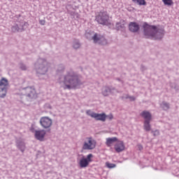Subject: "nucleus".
<instances>
[{
  "mask_svg": "<svg viewBox=\"0 0 179 179\" xmlns=\"http://www.w3.org/2000/svg\"><path fill=\"white\" fill-rule=\"evenodd\" d=\"M40 70L38 71V72L39 73H41V75H44L45 73V72H47V69L45 67H43V66H40Z\"/></svg>",
  "mask_w": 179,
  "mask_h": 179,
  "instance_id": "nucleus-20",
  "label": "nucleus"
},
{
  "mask_svg": "<svg viewBox=\"0 0 179 179\" xmlns=\"http://www.w3.org/2000/svg\"><path fill=\"white\" fill-rule=\"evenodd\" d=\"M96 20L99 24L108 25L110 23V16L106 11L99 12V15L96 16Z\"/></svg>",
  "mask_w": 179,
  "mask_h": 179,
  "instance_id": "nucleus-3",
  "label": "nucleus"
},
{
  "mask_svg": "<svg viewBox=\"0 0 179 179\" xmlns=\"http://www.w3.org/2000/svg\"><path fill=\"white\" fill-rule=\"evenodd\" d=\"M110 93H111V89H110V87H105L102 92V94H103V96H108V94H110Z\"/></svg>",
  "mask_w": 179,
  "mask_h": 179,
  "instance_id": "nucleus-18",
  "label": "nucleus"
},
{
  "mask_svg": "<svg viewBox=\"0 0 179 179\" xmlns=\"http://www.w3.org/2000/svg\"><path fill=\"white\" fill-rule=\"evenodd\" d=\"M141 117L144 118L145 121L148 120V121H150L152 120V114L149 113V111L144 110L141 113Z\"/></svg>",
  "mask_w": 179,
  "mask_h": 179,
  "instance_id": "nucleus-15",
  "label": "nucleus"
},
{
  "mask_svg": "<svg viewBox=\"0 0 179 179\" xmlns=\"http://www.w3.org/2000/svg\"><path fill=\"white\" fill-rule=\"evenodd\" d=\"M117 143L115 144L114 149L117 153H121V152H124L125 150V144L122 141H116Z\"/></svg>",
  "mask_w": 179,
  "mask_h": 179,
  "instance_id": "nucleus-10",
  "label": "nucleus"
},
{
  "mask_svg": "<svg viewBox=\"0 0 179 179\" xmlns=\"http://www.w3.org/2000/svg\"><path fill=\"white\" fill-rule=\"evenodd\" d=\"M92 40L95 44H101V45H106V44H107V40L106 38L98 34H94L92 37Z\"/></svg>",
  "mask_w": 179,
  "mask_h": 179,
  "instance_id": "nucleus-8",
  "label": "nucleus"
},
{
  "mask_svg": "<svg viewBox=\"0 0 179 179\" xmlns=\"http://www.w3.org/2000/svg\"><path fill=\"white\" fill-rule=\"evenodd\" d=\"M22 152H24V150H22Z\"/></svg>",
  "mask_w": 179,
  "mask_h": 179,
  "instance_id": "nucleus-29",
  "label": "nucleus"
},
{
  "mask_svg": "<svg viewBox=\"0 0 179 179\" xmlns=\"http://www.w3.org/2000/svg\"><path fill=\"white\" fill-rule=\"evenodd\" d=\"M40 124L43 128H50L52 125V120L48 117H42L40 120Z\"/></svg>",
  "mask_w": 179,
  "mask_h": 179,
  "instance_id": "nucleus-9",
  "label": "nucleus"
},
{
  "mask_svg": "<svg viewBox=\"0 0 179 179\" xmlns=\"http://www.w3.org/2000/svg\"><path fill=\"white\" fill-rule=\"evenodd\" d=\"M44 136H45V130H39L35 131V137L38 141H44Z\"/></svg>",
  "mask_w": 179,
  "mask_h": 179,
  "instance_id": "nucleus-11",
  "label": "nucleus"
},
{
  "mask_svg": "<svg viewBox=\"0 0 179 179\" xmlns=\"http://www.w3.org/2000/svg\"><path fill=\"white\" fill-rule=\"evenodd\" d=\"M162 2L167 6H171V5H174L173 0H162Z\"/></svg>",
  "mask_w": 179,
  "mask_h": 179,
  "instance_id": "nucleus-19",
  "label": "nucleus"
},
{
  "mask_svg": "<svg viewBox=\"0 0 179 179\" xmlns=\"http://www.w3.org/2000/svg\"><path fill=\"white\" fill-rule=\"evenodd\" d=\"M124 27V25L122 27Z\"/></svg>",
  "mask_w": 179,
  "mask_h": 179,
  "instance_id": "nucleus-30",
  "label": "nucleus"
},
{
  "mask_svg": "<svg viewBox=\"0 0 179 179\" xmlns=\"http://www.w3.org/2000/svg\"><path fill=\"white\" fill-rule=\"evenodd\" d=\"M20 68L22 71H26V69H27L26 66H24V65H21Z\"/></svg>",
  "mask_w": 179,
  "mask_h": 179,
  "instance_id": "nucleus-26",
  "label": "nucleus"
},
{
  "mask_svg": "<svg viewBox=\"0 0 179 179\" xmlns=\"http://www.w3.org/2000/svg\"><path fill=\"white\" fill-rule=\"evenodd\" d=\"M144 34L148 38L153 37L154 38L159 39L163 37L164 31L163 29H157L156 26L149 25L147 23L143 24Z\"/></svg>",
  "mask_w": 179,
  "mask_h": 179,
  "instance_id": "nucleus-2",
  "label": "nucleus"
},
{
  "mask_svg": "<svg viewBox=\"0 0 179 179\" xmlns=\"http://www.w3.org/2000/svg\"><path fill=\"white\" fill-rule=\"evenodd\" d=\"M79 47H80V43H79V42H76V43H74L73 48L78 49L79 48Z\"/></svg>",
  "mask_w": 179,
  "mask_h": 179,
  "instance_id": "nucleus-24",
  "label": "nucleus"
},
{
  "mask_svg": "<svg viewBox=\"0 0 179 179\" xmlns=\"http://www.w3.org/2000/svg\"><path fill=\"white\" fill-rule=\"evenodd\" d=\"M106 167H108V169H115V167H117V165H115V164H111L110 162H106Z\"/></svg>",
  "mask_w": 179,
  "mask_h": 179,
  "instance_id": "nucleus-21",
  "label": "nucleus"
},
{
  "mask_svg": "<svg viewBox=\"0 0 179 179\" xmlns=\"http://www.w3.org/2000/svg\"><path fill=\"white\" fill-rule=\"evenodd\" d=\"M8 85L9 83L6 78H2L0 80V97H1V99H3V97L6 96Z\"/></svg>",
  "mask_w": 179,
  "mask_h": 179,
  "instance_id": "nucleus-5",
  "label": "nucleus"
},
{
  "mask_svg": "<svg viewBox=\"0 0 179 179\" xmlns=\"http://www.w3.org/2000/svg\"><path fill=\"white\" fill-rule=\"evenodd\" d=\"M80 85L79 78L73 71H70L65 76L63 85L64 90L76 89Z\"/></svg>",
  "mask_w": 179,
  "mask_h": 179,
  "instance_id": "nucleus-1",
  "label": "nucleus"
},
{
  "mask_svg": "<svg viewBox=\"0 0 179 179\" xmlns=\"http://www.w3.org/2000/svg\"><path fill=\"white\" fill-rule=\"evenodd\" d=\"M96 143V140L92 137H88L84 142L83 149V150H93V149H95Z\"/></svg>",
  "mask_w": 179,
  "mask_h": 179,
  "instance_id": "nucleus-4",
  "label": "nucleus"
},
{
  "mask_svg": "<svg viewBox=\"0 0 179 179\" xmlns=\"http://www.w3.org/2000/svg\"><path fill=\"white\" fill-rule=\"evenodd\" d=\"M152 134L154 136H158V135H160V131H159V130H155L152 131Z\"/></svg>",
  "mask_w": 179,
  "mask_h": 179,
  "instance_id": "nucleus-23",
  "label": "nucleus"
},
{
  "mask_svg": "<svg viewBox=\"0 0 179 179\" xmlns=\"http://www.w3.org/2000/svg\"><path fill=\"white\" fill-rule=\"evenodd\" d=\"M129 30L132 33H136L139 30V24L136 22H130L129 24Z\"/></svg>",
  "mask_w": 179,
  "mask_h": 179,
  "instance_id": "nucleus-12",
  "label": "nucleus"
},
{
  "mask_svg": "<svg viewBox=\"0 0 179 179\" xmlns=\"http://www.w3.org/2000/svg\"><path fill=\"white\" fill-rule=\"evenodd\" d=\"M144 129L145 131H149L151 129L150 127V120H145L144 121Z\"/></svg>",
  "mask_w": 179,
  "mask_h": 179,
  "instance_id": "nucleus-16",
  "label": "nucleus"
},
{
  "mask_svg": "<svg viewBox=\"0 0 179 179\" xmlns=\"http://www.w3.org/2000/svg\"><path fill=\"white\" fill-rule=\"evenodd\" d=\"M93 159V155L92 154H89L87 155V157H83L80 159L79 162V166L81 169H86L93 162L92 159Z\"/></svg>",
  "mask_w": 179,
  "mask_h": 179,
  "instance_id": "nucleus-6",
  "label": "nucleus"
},
{
  "mask_svg": "<svg viewBox=\"0 0 179 179\" xmlns=\"http://www.w3.org/2000/svg\"><path fill=\"white\" fill-rule=\"evenodd\" d=\"M118 142V138L117 137H112V138H106V145L108 146V148H111L114 143Z\"/></svg>",
  "mask_w": 179,
  "mask_h": 179,
  "instance_id": "nucleus-13",
  "label": "nucleus"
},
{
  "mask_svg": "<svg viewBox=\"0 0 179 179\" xmlns=\"http://www.w3.org/2000/svg\"><path fill=\"white\" fill-rule=\"evenodd\" d=\"M134 3H137L140 6L146 5V1L145 0H132Z\"/></svg>",
  "mask_w": 179,
  "mask_h": 179,
  "instance_id": "nucleus-17",
  "label": "nucleus"
},
{
  "mask_svg": "<svg viewBox=\"0 0 179 179\" xmlns=\"http://www.w3.org/2000/svg\"><path fill=\"white\" fill-rule=\"evenodd\" d=\"M87 115H90V117H92V118H94L96 121H106V118H107V115H106L105 113H96L94 112H92L91 110H87Z\"/></svg>",
  "mask_w": 179,
  "mask_h": 179,
  "instance_id": "nucleus-7",
  "label": "nucleus"
},
{
  "mask_svg": "<svg viewBox=\"0 0 179 179\" xmlns=\"http://www.w3.org/2000/svg\"><path fill=\"white\" fill-rule=\"evenodd\" d=\"M129 99L131 101H134L135 100V97L134 96H130Z\"/></svg>",
  "mask_w": 179,
  "mask_h": 179,
  "instance_id": "nucleus-27",
  "label": "nucleus"
},
{
  "mask_svg": "<svg viewBox=\"0 0 179 179\" xmlns=\"http://www.w3.org/2000/svg\"><path fill=\"white\" fill-rule=\"evenodd\" d=\"M109 118H110V120H113V115H110L109 116Z\"/></svg>",
  "mask_w": 179,
  "mask_h": 179,
  "instance_id": "nucleus-28",
  "label": "nucleus"
},
{
  "mask_svg": "<svg viewBox=\"0 0 179 179\" xmlns=\"http://www.w3.org/2000/svg\"><path fill=\"white\" fill-rule=\"evenodd\" d=\"M39 23H40V24H41L42 26H44V24H45V20H39Z\"/></svg>",
  "mask_w": 179,
  "mask_h": 179,
  "instance_id": "nucleus-25",
  "label": "nucleus"
},
{
  "mask_svg": "<svg viewBox=\"0 0 179 179\" xmlns=\"http://www.w3.org/2000/svg\"><path fill=\"white\" fill-rule=\"evenodd\" d=\"M27 92L28 97H31V99L36 97L37 94H36V89L34 87H27Z\"/></svg>",
  "mask_w": 179,
  "mask_h": 179,
  "instance_id": "nucleus-14",
  "label": "nucleus"
},
{
  "mask_svg": "<svg viewBox=\"0 0 179 179\" xmlns=\"http://www.w3.org/2000/svg\"><path fill=\"white\" fill-rule=\"evenodd\" d=\"M169 107L170 106L169 105V103L166 102L162 103V108H164V110H169Z\"/></svg>",
  "mask_w": 179,
  "mask_h": 179,
  "instance_id": "nucleus-22",
  "label": "nucleus"
}]
</instances>
